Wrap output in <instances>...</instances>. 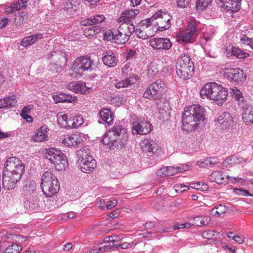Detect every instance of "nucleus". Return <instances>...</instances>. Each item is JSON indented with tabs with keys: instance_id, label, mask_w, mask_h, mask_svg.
<instances>
[{
	"instance_id": "1",
	"label": "nucleus",
	"mask_w": 253,
	"mask_h": 253,
	"mask_svg": "<svg viewBox=\"0 0 253 253\" xmlns=\"http://www.w3.org/2000/svg\"><path fill=\"white\" fill-rule=\"evenodd\" d=\"M205 119L204 109L202 106L194 104L188 106L182 115V129L187 131H194Z\"/></svg>"
},
{
	"instance_id": "2",
	"label": "nucleus",
	"mask_w": 253,
	"mask_h": 253,
	"mask_svg": "<svg viewBox=\"0 0 253 253\" xmlns=\"http://www.w3.org/2000/svg\"><path fill=\"white\" fill-rule=\"evenodd\" d=\"M126 129L121 125L114 126L101 139V142L110 150L124 147L126 143Z\"/></svg>"
},
{
	"instance_id": "3",
	"label": "nucleus",
	"mask_w": 253,
	"mask_h": 253,
	"mask_svg": "<svg viewBox=\"0 0 253 253\" xmlns=\"http://www.w3.org/2000/svg\"><path fill=\"white\" fill-rule=\"evenodd\" d=\"M228 90L225 87L210 82L206 84L200 90L201 96L214 101H225L228 96Z\"/></svg>"
},
{
	"instance_id": "4",
	"label": "nucleus",
	"mask_w": 253,
	"mask_h": 253,
	"mask_svg": "<svg viewBox=\"0 0 253 253\" xmlns=\"http://www.w3.org/2000/svg\"><path fill=\"white\" fill-rule=\"evenodd\" d=\"M28 2V0H19L5 6L6 14H12L15 16L13 21L15 25H20L27 19L28 12L23 10L26 8Z\"/></svg>"
},
{
	"instance_id": "5",
	"label": "nucleus",
	"mask_w": 253,
	"mask_h": 253,
	"mask_svg": "<svg viewBox=\"0 0 253 253\" xmlns=\"http://www.w3.org/2000/svg\"><path fill=\"white\" fill-rule=\"evenodd\" d=\"M41 187L45 196L50 197L59 191V183L55 174L51 171L48 170L42 176Z\"/></svg>"
},
{
	"instance_id": "6",
	"label": "nucleus",
	"mask_w": 253,
	"mask_h": 253,
	"mask_svg": "<svg viewBox=\"0 0 253 253\" xmlns=\"http://www.w3.org/2000/svg\"><path fill=\"white\" fill-rule=\"evenodd\" d=\"M176 70L177 75L184 80L189 79L192 76L194 67L189 55L184 54L178 59Z\"/></svg>"
},
{
	"instance_id": "7",
	"label": "nucleus",
	"mask_w": 253,
	"mask_h": 253,
	"mask_svg": "<svg viewBox=\"0 0 253 253\" xmlns=\"http://www.w3.org/2000/svg\"><path fill=\"white\" fill-rule=\"evenodd\" d=\"M199 32L197 22L191 19L188 23L187 29L184 31H179L176 34V40L182 43L193 42Z\"/></svg>"
},
{
	"instance_id": "8",
	"label": "nucleus",
	"mask_w": 253,
	"mask_h": 253,
	"mask_svg": "<svg viewBox=\"0 0 253 253\" xmlns=\"http://www.w3.org/2000/svg\"><path fill=\"white\" fill-rule=\"evenodd\" d=\"M117 30V43H125L129 39L130 36L135 31V27L132 22H122Z\"/></svg>"
},
{
	"instance_id": "9",
	"label": "nucleus",
	"mask_w": 253,
	"mask_h": 253,
	"mask_svg": "<svg viewBox=\"0 0 253 253\" xmlns=\"http://www.w3.org/2000/svg\"><path fill=\"white\" fill-rule=\"evenodd\" d=\"M46 157L51 163H57L59 159H62V162L57 165L56 170L58 171L64 170L68 166V162L64 154L60 150L54 148H50L46 150Z\"/></svg>"
},
{
	"instance_id": "10",
	"label": "nucleus",
	"mask_w": 253,
	"mask_h": 253,
	"mask_svg": "<svg viewBox=\"0 0 253 253\" xmlns=\"http://www.w3.org/2000/svg\"><path fill=\"white\" fill-rule=\"evenodd\" d=\"M77 156V164H79L81 171L87 173L92 172L96 167V162L92 156L82 154V151H81L78 152Z\"/></svg>"
},
{
	"instance_id": "11",
	"label": "nucleus",
	"mask_w": 253,
	"mask_h": 253,
	"mask_svg": "<svg viewBox=\"0 0 253 253\" xmlns=\"http://www.w3.org/2000/svg\"><path fill=\"white\" fill-rule=\"evenodd\" d=\"M6 171L12 173L16 175L17 178H21L24 170V165L17 158H9L4 164Z\"/></svg>"
},
{
	"instance_id": "12",
	"label": "nucleus",
	"mask_w": 253,
	"mask_h": 253,
	"mask_svg": "<svg viewBox=\"0 0 253 253\" xmlns=\"http://www.w3.org/2000/svg\"><path fill=\"white\" fill-rule=\"evenodd\" d=\"M165 83L159 80L152 83L143 94L145 98L151 99L160 98L164 92Z\"/></svg>"
},
{
	"instance_id": "13",
	"label": "nucleus",
	"mask_w": 253,
	"mask_h": 253,
	"mask_svg": "<svg viewBox=\"0 0 253 253\" xmlns=\"http://www.w3.org/2000/svg\"><path fill=\"white\" fill-rule=\"evenodd\" d=\"M93 63L92 60L89 57L81 56L73 61L71 69L76 74L81 73L85 71L91 70Z\"/></svg>"
},
{
	"instance_id": "14",
	"label": "nucleus",
	"mask_w": 253,
	"mask_h": 253,
	"mask_svg": "<svg viewBox=\"0 0 253 253\" xmlns=\"http://www.w3.org/2000/svg\"><path fill=\"white\" fill-rule=\"evenodd\" d=\"M152 129V125L144 119H137L132 123V133L133 134L146 135Z\"/></svg>"
},
{
	"instance_id": "15",
	"label": "nucleus",
	"mask_w": 253,
	"mask_h": 253,
	"mask_svg": "<svg viewBox=\"0 0 253 253\" xmlns=\"http://www.w3.org/2000/svg\"><path fill=\"white\" fill-rule=\"evenodd\" d=\"M154 16V25L157 27V30L163 31L170 27L171 16L167 13H163L162 11H159Z\"/></svg>"
},
{
	"instance_id": "16",
	"label": "nucleus",
	"mask_w": 253,
	"mask_h": 253,
	"mask_svg": "<svg viewBox=\"0 0 253 253\" xmlns=\"http://www.w3.org/2000/svg\"><path fill=\"white\" fill-rule=\"evenodd\" d=\"M233 123L234 121L231 115L226 112L222 113L215 120L216 126L223 130L229 129Z\"/></svg>"
},
{
	"instance_id": "17",
	"label": "nucleus",
	"mask_w": 253,
	"mask_h": 253,
	"mask_svg": "<svg viewBox=\"0 0 253 253\" xmlns=\"http://www.w3.org/2000/svg\"><path fill=\"white\" fill-rule=\"evenodd\" d=\"M150 45L154 49L169 50L172 46V43L168 38H153L149 41Z\"/></svg>"
},
{
	"instance_id": "18",
	"label": "nucleus",
	"mask_w": 253,
	"mask_h": 253,
	"mask_svg": "<svg viewBox=\"0 0 253 253\" xmlns=\"http://www.w3.org/2000/svg\"><path fill=\"white\" fill-rule=\"evenodd\" d=\"M225 77L231 82H244L246 76L243 71L239 68H232L225 73Z\"/></svg>"
},
{
	"instance_id": "19",
	"label": "nucleus",
	"mask_w": 253,
	"mask_h": 253,
	"mask_svg": "<svg viewBox=\"0 0 253 253\" xmlns=\"http://www.w3.org/2000/svg\"><path fill=\"white\" fill-rule=\"evenodd\" d=\"M21 178H17L16 175L12 173L4 171L3 172L2 186L5 190H10L13 189L17 182Z\"/></svg>"
},
{
	"instance_id": "20",
	"label": "nucleus",
	"mask_w": 253,
	"mask_h": 253,
	"mask_svg": "<svg viewBox=\"0 0 253 253\" xmlns=\"http://www.w3.org/2000/svg\"><path fill=\"white\" fill-rule=\"evenodd\" d=\"M83 135L75 133L64 138L62 142L68 147H79L83 143Z\"/></svg>"
},
{
	"instance_id": "21",
	"label": "nucleus",
	"mask_w": 253,
	"mask_h": 253,
	"mask_svg": "<svg viewBox=\"0 0 253 253\" xmlns=\"http://www.w3.org/2000/svg\"><path fill=\"white\" fill-rule=\"evenodd\" d=\"M22 250L20 245L11 243L5 240L0 242V252L2 253H19Z\"/></svg>"
},
{
	"instance_id": "22",
	"label": "nucleus",
	"mask_w": 253,
	"mask_h": 253,
	"mask_svg": "<svg viewBox=\"0 0 253 253\" xmlns=\"http://www.w3.org/2000/svg\"><path fill=\"white\" fill-rule=\"evenodd\" d=\"M49 128L46 126H42L32 136V140L35 142H42L48 139Z\"/></svg>"
},
{
	"instance_id": "23",
	"label": "nucleus",
	"mask_w": 253,
	"mask_h": 253,
	"mask_svg": "<svg viewBox=\"0 0 253 253\" xmlns=\"http://www.w3.org/2000/svg\"><path fill=\"white\" fill-rule=\"evenodd\" d=\"M103 63L109 67H115L117 64V60L115 53L111 51L105 52L102 54Z\"/></svg>"
},
{
	"instance_id": "24",
	"label": "nucleus",
	"mask_w": 253,
	"mask_h": 253,
	"mask_svg": "<svg viewBox=\"0 0 253 253\" xmlns=\"http://www.w3.org/2000/svg\"><path fill=\"white\" fill-rule=\"evenodd\" d=\"M137 79V76H132L129 78L125 79L122 81L115 80L114 82H112L116 88L120 89L128 87L136 82Z\"/></svg>"
},
{
	"instance_id": "25",
	"label": "nucleus",
	"mask_w": 253,
	"mask_h": 253,
	"mask_svg": "<svg viewBox=\"0 0 253 253\" xmlns=\"http://www.w3.org/2000/svg\"><path fill=\"white\" fill-rule=\"evenodd\" d=\"M242 113L243 120L247 125L253 124V107L250 105H245Z\"/></svg>"
},
{
	"instance_id": "26",
	"label": "nucleus",
	"mask_w": 253,
	"mask_h": 253,
	"mask_svg": "<svg viewBox=\"0 0 253 253\" xmlns=\"http://www.w3.org/2000/svg\"><path fill=\"white\" fill-rule=\"evenodd\" d=\"M222 6L225 7L228 10L232 11H238L240 7L241 0H219Z\"/></svg>"
},
{
	"instance_id": "27",
	"label": "nucleus",
	"mask_w": 253,
	"mask_h": 253,
	"mask_svg": "<svg viewBox=\"0 0 253 253\" xmlns=\"http://www.w3.org/2000/svg\"><path fill=\"white\" fill-rule=\"evenodd\" d=\"M140 146L143 151L152 154L156 152L158 148L157 144L154 141L147 139H144L141 141Z\"/></svg>"
},
{
	"instance_id": "28",
	"label": "nucleus",
	"mask_w": 253,
	"mask_h": 253,
	"mask_svg": "<svg viewBox=\"0 0 253 253\" xmlns=\"http://www.w3.org/2000/svg\"><path fill=\"white\" fill-rule=\"evenodd\" d=\"M139 10L138 9L126 10L122 13V15L118 19L119 22H132L131 19L134 18L139 13Z\"/></svg>"
},
{
	"instance_id": "29",
	"label": "nucleus",
	"mask_w": 253,
	"mask_h": 253,
	"mask_svg": "<svg viewBox=\"0 0 253 253\" xmlns=\"http://www.w3.org/2000/svg\"><path fill=\"white\" fill-rule=\"evenodd\" d=\"M68 88L75 93H84L86 91L85 83L83 82H73L69 83Z\"/></svg>"
},
{
	"instance_id": "30",
	"label": "nucleus",
	"mask_w": 253,
	"mask_h": 253,
	"mask_svg": "<svg viewBox=\"0 0 253 253\" xmlns=\"http://www.w3.org/2000/svg\"><path fill=\"white\" fill-rule=\"evenodd\" d=\"M42 37L43 35L40 33L27 36L23 39L21 45L24 47H27L34 44L35 42L42 38Z\"/></svg>"
},
{
	"instance_id": "31",
	"label": "nucleus",
	"mask_w": 253,
	"mask_h": 253,
	"mask_svg": "<svg viewBox=\"0 0 253 253\" xmlns=\"http://www.w3.org/2000/svg\"><path fill=\"white\" fill-rule=\"evenodd\" d=\"M231 93L233 97L238 102L239 105L241 107H244L246 101L243 96L242 92L237 87H234L231 88Z\"/></svg>"
},
{
	"instance_id": "32",
	"label": "nucleus",
	"mask_w": 253,
	"mask_h": 253,
	"mask_svg": "<svg viewBox=\"0 0 253 253\" xmlns=\"http://www.w3.org/2000/svg\"><path fill=\"white\" fill-rule=\"evenodd\" d=\"M211 221L209 216H197L193 217L191 224L197 226H205L208 225Z\"/></svg>"
},
{
	"instance_id": "33",
	"label": "nucleus",
	"mask_w": 253,
	"mask_h": 253,
	"mask_svg": "<svg viewBox=\"0 0 253 253\" xmlns=\"http://www.w3.org/2000/svg\"><path fill=\"white\" fill-rule=\"evenodd\" d=\"M209 179L212 182H215L218 184L224 183L225 181L223 173L221 171H215L213 172L210 175Z\"/></svg>"
},
{
	"instance_id": "34",
	"label": "nucleus",
	"mask_w": 253,
	"mask_h": 253,
	"mask_svg": "<svg viewBox=\"0 0 253 253\" xmlns=\"http://www.w3.org/2000/svg\"><path fill=\"white\" fill-rule=\"evenodd\" d=\"M146 30L144 27H140L135 30L134 32L138 38L146 40L154 36V32H149V31H146Z\"/></svg>"
},
{
	"instance_id": "35",
	"label": "nucleus",
	"mask_w": 253,
	"mask_h": 253,
	"mask_svg": "<svg viewBox=\"0 0 253 253\" xmlns=\"http://www.w3.org/2000/svg\"><path fill=\"white\" fill-rule=\"evenodd\" d=\"M100 117L102 120L108 125L112 123L113 121V116L110 110L108 109H103L99 113Z\"/></svg>"
},
{
	"instance_id": "36",
	"label": "nucleus",
	"mask_w": 253,
	"mask_h": 253,
	"mask_svg": "<svg viewBox=\"0 0 253 253\" xmlns=\"http://www.w3.org/2000/svg\"><path fill=\"white\" fill-rule=\"evenodd\" d=\"M227 208L225 205L220 204L213 208L211 212L214 216L218 217L223 216L227 212Z\"/></svg>"
},
{
	"instance_id": "37",
	"label": "nucleus",
	"mask_w": 253,
	"mask_h": 253,
	"mask_svg": "<svg viewBox=\"0 0 253 253\" xmlns=\"http://www.w3.org/2000/svg\"><path fill=\"white\" fill-rule=\"evenodd\" d=\"M84 122L83 117L81 115L75 116L73 118H70L69 119L67 125L73 128H77L81 126Z\"/></svg>"
},
{
	"instance_id": "38",
	"label": "nucleus",
	"mask_w": 253,
	"mask_h": 253,
	"mask_svg": "<svg viewBox=\"0 0 253 253\" xmlns=\"http://www.w3.org/2000/svg\"><path fill=\"white\" fill-rule=\"evenodd\" d=\"M117 30L113 29L105 31L104 33V39L107 41L115 40L117 42V36L118 34L116 32Z\"/></svg>"
},
{
	"instance_id": "39",
	"label": "nucleus",
	"mask_w": 253,
	"mask_h": 253,
	"mask_svg": "<svg viewBox=\"0 0 253 253\" xmlns=\"http://www.w3.org/2000/svg\"><path fill=\"white\" fill-rule=\"evenodd\" d=\"M147 72L150 77L154 76L159 72L158 65L155 62H151L148 67Z\"/></svg>"
},
{
	"instance_id": "40",
	"label": "nucleus",
	"mask_w": 253,
	"mask_h": 253,
	"mask_svg": "<svg viewBox=\"0 0 253 253\" xmlns=\"http://www.w3.org/2000/svg\"><path fill=\"white\" fill-rule=\"evenodd\" d=\"M154 20H155V16L153 15L151 18H147L146 19H144L142 20L139 23V26L140 27H145V28L148 29L151 28V26L152 25H154Z\"/></svg>"
},
{
	"instance_id": "41",
	"label": "nucleus",
	"mask_w": 253,
	"mask_h": 253,
	"mask_svg": "<svg viewBox=\"0 0 253 253\" xmlns=\"http://www.w3.org/2000/svg\"><path fill=\"white\" fill-rule=\"evenodd\" d=\"M101 31V28L94 26L92 28H87L84 31V35L85 36L93 35L94 34H98Z\"/></svg>"
},
{
	"instance_id": "42",
	"label": "nucleus",
	"mask_w": 253,
	"mask_h": 253,
	"mask_svg": "<svg viewBox=\"0 0 253 253\" xmlns=\"http://www.w3.org/2000/svg\"><path fill=\"white\" fill-rule=\"evenodd\" d=\"M168 171L169 172V176L173 175L176 173L181 172L185 170L184 167L181 166L174 167H168Z\"/></svg>"
},
{
	"instance_id": "43",
	"label": "nucleus",
	"mask_w": 253,
	"mask_h": 253,
	"mask_svg": "<svg viewBox=\"0 0 253 253\" xmlns=\"http://www.w3.org/2000/svg\"><path fill=\"white\" fill-rule=\"evenodd\" d=\"M169 108H163L158 109L159 112V119L162 121H165L169 119V113L168 112Z\"/></svg>"
},
{
	"instance_id": "44",
	"label": "nucleus",
	"mask_w": 253,
	"mask_h": 253,
	"mask_svg": "<svg viewBox=\"0 0 253 253\" xmlns=\"http://www.w3.org/2000/svg\"><path fill=\"white\" fill-rule=\"evenodd\" d=\"M239 38L241 44L249 45L250 47L253 49V39L242 35H240Z\"/></svg>"
},
{
	"instance_id": "45",
	"label": "nucleus",
	"mask_w": 253,
	"mask_h": 253,
	"mask_svg": "<svg viewBox=\"0 0 253 253\" xmlns=\"http://www.w3.org/2000/svg\"><path fill=\"white\" fill-rule=\"evenodd\" d=\"M232 53L238 58L241 59L246 58L249 55V53L244 52L240 49H233L232 50Z\"/></svg>"
},
{
	"instance_id": "46",
	"label": "nucleus",
	"mask_w": 253,
	"mask_h": 253,
	"mask_svg": "<svg viewBox=\"0 0 253 253\" xmlns=\"http://www.w3.org/2000/svg\"><path fill=\"white\" fill-rule=\"evenodd\" d=\"M5 100L6 105V108L14 106L17 103L16 97L14 95L5 97Z\"/></svg>"
},
{
	"instance_id": "47",
	"label": "nucleus",
	"mask_w": 253,
	"mask_h": 253,
	"mask_svg": "<svg viewBox=\"0 0 253 253\" xmlns=\"http://www.w3.org/2000/svg\"><path fill=\"white\" fill-rule=\"evenodd\" d=\"M57 118L59 123L68 126L67 123L68 122H69V120L68 119V116L66 114H62V113H58Z\"/></svg>"
},
{
	"instance_id": "48",
	"label": "nucleus",
	"mask_w": 253,
	"mask_h": 253,
	"mask_svg": "<svg viewBox=\"0 0 253 253\" xmlns=\"http://www.w3.org/2000/svg\"><path fill=\"white\" fill-rule=\"evenodd\" d=\"M212 0H197L196 1V6L198 8L201 9L207 7L211 2Z\"/></svg>"
},
{
	"instance_id": "49",
	"label": "nucleus",
	"mask_w": 253,
	"mask_h": 253,
	"mask_svg": "<svg viewBox=\"0 0 253 253\" xmlns=\"http://www.w3.org/2000/svg\"><path fill=\"white\" fill-rule=\"evenodd\" d=\"M65 93H61L60 94H54L52 97L55 103L65 102Z\"/></svg>"
},
{
	"instance_id": "50",
	"label": "nucleus",
	"mask_w": 253,
	"mask_h": 253,
	"mask_svg": "<svg viewBox=\"0 0 253 253\" xmlns=\"http://www.w3.org/2000/svg\"><path fill=\"white\" fill-rule=\"evenodd\" d=\"M92 20L93 25H97L102 23L105 19V17L103 15L100 14L96 16H91Z\"/></svg>"
},
{
	"instance_id": "51",
	"label": "nucleus",
	"mask_w": 253,
	"mask_h": 253,
	"mask_svg": "<svg viewBox=\"0 0 253 253\" xmlns=\"http://www.w3.org/2000/svg\"><path fill=\"white\" fill-rule=\"evenodd\" d=\"M104 244H106V245L102 246V247L104 249H106V250L109 249L110 246H114L112 236L106 237L104 239Z\"/></svg>"
},
{
	"instance_id": "52",
	"label": "nucleus",
	"mask_w": 253,
	"mask_h": 253,
	"mask_svg": "<svg viewBox=\"0 0 253 253\" xmlns=\"http://www.w3.org/2000/svg\"><path fill=\"white\" fill-rule=\"evenodd\" d=\"M191 223H176L173 226V230H177L179 229L189 228L191 226Z\"/></svg>"
},
{
	"instance_id": "53",
	"label": "nucleus",
	"mask_w": 253,
	"mask_h": 253,
	"mask_svg": "<svg viewBox=\"0 0 253 253\" xmlns=\"http://www.w3.org/2000/svg\"><path fill=\"white\" fill-rule=\"evenodd\" d=\"M189 189L188 186L182 184H178L175 186V190L176 192L178 193H181L187 191Z\"/></svg>"
},
{
	"instance_id": "54",
	"label": "nucleus",
	"mask_w": 253,
	"mask_h": 253,
	"mask_svg": "<svg viewBox=\"0 0 253 253\" xmlns=\"http://www.w3.org/2000/svg\"><path fill=\"white\" fill-rule=\"evenodd\" d=\"M169 104L167 101L159 100L157 102V107L158 109L163 108H169Z\"/></svg>"
},
{
	"instance_id": "55",
	"label": "nucleus",
	"mask_w": 253,
	"mask_h": 253,
	"mask_svg": "<svg viewBox=\"0 0 253 253\" xmlns=\"http://www.w3.org/2000/svg\"><path fill=\"white\" fill-rule=\"evenodd\" d=\"M168 169L167 167L160 169L157 172V175L160 176H169Z\"/></svg>"
},
{
	"instance_id": "56",
	"label": "nucleus",
	"mask_w": 253,
	"mask_h": 253,
	"mask_svg": "<svg viewBox=\"0 0 253 253\" xmlns=\"http://www.w3.org/2000/svg\"><path fill=\"white\" fill-rule=\"evenodd\" d=\"M133 245V242L132 243H128V242H124L122 244H115V246L117 247H120L121 249H128L131 248Z\"/></svg>"
},
{
	"instance_id": "57",
	"label": "nucleus",
	"mask_w": 253,
	"mask_h": 253,
	"mask_svg": "<svg viewBox=\"0 0 253 253\" xmlns=\"http://www.w3.org/2000/svg\"><path fill=\"white\" fill-rule=\"evenodd\" d=\"M190 0H176L177 6L179 7L183 8L186 7Z\"/></svg>"
},
{
	"instance_id": "58",
	"label": "nucleus",
	"mask_w": 253,
	"mask_h": 253,
	"mask_svg": "<svg viewBox=\"0 0 253 253\" xmlns=\"http://www.w3.org/2000/svg\"><path fill=\"white\" fill-rule=\"evenodd\" d=\"M214 231L211 230L205 231L202 233V236L204 238L210 239L214 236Z\"/></svg>"
},
{
	"instance_id": "59",
	"label": "nucleus",
	"mask_w": 253,
	"mask_h": 253,
	"mask_svg": "<svg viewBox=\"0 0 253 253\" xmlns=\"http://www.w3.org/2000/svg\"><path fill=\"white\" fill-rule=\"evenodd\" d=\"M233 240L236 241L239 244H242L244 242L245 238L243 235H234Z\"/></svg>"
},
{
	"instance_id": "60",
	"label": "nucleus",
	"mask_w": 253,
	"mask_h": 253,
	"mask_svg": "<svg viewBox=\"0 0 253 253\" xmlns=\"http://www.w3.org/2000/svg\"><path fill=\"white\" fill-rule=\"evenodd\" d=\"M65 102L72 103L77 101V98L75 96H72L69 94H66Z\"/></svg>"
},
{
	"instance_id": "61",
	"label": "nucleus",
	"mask_w": 253,
	"mask_h": 253,
	"mask_svg": "<svg viewBox=\"0 0 253 253\" xmlns=\"http://www.w3.org/2000/svg\"><path fill=\"white\" fill-rule=\"evenodd\" d=\"M92 20L91 19V17H90L86 19L82 20L81 21V24L83 26H89L93 25Z\"/></svg>"
},
{
	"instance_id": "62",
	"label": "nucleus",
	"mask_w": 253,
	"mask_h": 253,
	"mask_svg": "<svg viewBox=\"0 0 253 253\" xmlns=\"http://www.w3.org/2000/svg\"><path fill=\"white\" fill-rule=\"evenodd\" d=\"M136 54V51L134 50H129L127 52L126 58L127 60H131Z\"/></svg>"
},
{
	"instance_id": "63",
	"label": "nucleus",
	"mask_w": 253,
	"mask_h": 253,
	"mask_svg": "<svg viewBox=\"0 0 253 253\" xmlns=\"http://www.w3.org/2000/svg\"><path fill=\"white\" fill-rule=\"evenodd\" d=\"M197 164L200 167H205V166L211 165L209 158L205 159L202 162L198 161Z\"/></svg>"
},
{
	"instance_id": "64",
	"label": "nucleus",
	"mask_w": 253,
	"mask_h": 253,
	"mask_svg": "<svg viewBox=\"0 0 253 253\" xmlns=\"http://www.w3.org/2000/svg\"><path fill=\"white\" fill-rule=\"evenodd\" d=\"M117 204V201L116 200H113L108 202L106 205V208L108 209H111L114 207Z\"/></svg>"
}]
</instances>
